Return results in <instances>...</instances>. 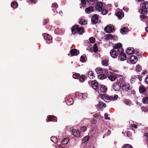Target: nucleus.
Listing matches in <instances>:
<instances>
[{"instance_id":"29","label":"nucleus","mask_w":148,"mask_h":148,"mask_svg":"<svg viewBox=\"0 0 148 148\" xmlns=\"http://www.w3.org/2000/svg\"><path fill=\"white\" fill-rule=\"evenodd\" d=\"M107 90V88L106 86L102 85L100 88V90L101 92H105Z\"/></svg>"},{"instance_id":"35","label":"nucleus","mask_w":148,"mask_h":148,"mask_svg":"<svg viewBox=\"0 0 148 148\" xmlns=\"http://www.w3.org/2000/svg\"><path fill=\"white\" fill-rule=\"evenodd\" d=\"M98 78L101 80H103L106 78V76L103 74H100L98 76Z\"/></svg>"},{"instance_id":"33","label":"nucleus","mask_w":148,"mask_h":148,"mask_svg":"<svg viewBox=\"0 0 148 148\" xmlns=\"http://www.w3.org/2000/svg\"><path fill=\"white\" fill-rule=\"evenodd\" d=\"M79 23L82 25H85L87 24V22L85 19H81L79 21Z\"/></svg>"},{"instance_id":"20","label":"nucleus","mask_w":148,"mask_h":148,"mask_svg":"<svg viewBox=\"0 0 148 148\" xmlns=\"http://www.w3.org/2000/svg\"><path fill=\"white\" fill-rule=\"evenodd\" d=\"M43 36L45 40H51L52 39L51 36L48 34L45 33L44 34Z\"/></svg>"},{"instance_id":"36","label":"nucleus","mask_w":148,"mask_h":148,"mask_svg":"<svg viewBox=\"0 0 148 148\" xmlns=\"http://www.w3.org/2000/svg\"><path fill=\"white\" fill-rule=\"evenodd\" d=\"M51 140L52 141L55 143L58 142L57 138L55 136H52L51 137Z\"/></svg>"},{"instance_id":"8","label":"nucleus","mask_w":148,"mask_h":148,"mask_svg":"<svg viewBox=\"0 0 148 148\" xmlns=\"http://www.w3.org/2000/svg\"><path fill=\"white\" fill-rule=\"evenodd\" d=\"M71 56H76L79 53V51L76 49H73L70 51Z\"/></svg>"},{"instance_id":"46","label":"nucleus","mask_w":148,"mask_h":148,"mask_svg":"<svg viewBox=\"0 0 148 148\" xmlns=\"http://www.w3.org/2000/svg\"><path fill=\"white\" fill-rule=\"evenodd\" d=\"M124 103L126 105L129 106H130L131 104L130 101L126 99L124 101Z\"/></svg>"},{"instance_id":"41","label":"nucleus","mask_w":148,"mask_h":148,"mask_svg":"<svg viewBox=\"0 0 148 148\" xmlns=\"http://www.w3.org/2000/svg\"><path fill=\"white\" fill-rule=\"evenodd\" d=\"M142 69V68L140 66L138 65L136 67V72H139Z\"/></svg>"},{"instance_id":"17","label":"nucleus","mask_w":148,"mask_h":148,"mask_svg":"<svg viewBox=\"0 0 148 148\" xmlns=\"http://www.w3.org/2000/svg\"><path fill=\"white\" fill-rule=\"evenodd\" d=\"M128 31V29L125 27H122L120 30L121 33L123 35L127 34Z\"/></svg>"},{"instance_id":"42","label":"nucleus","mask_w":148,"mask_h":148,"mask_svg":"<svg viewBox=\"0 0 148 148\" xmlns=\"http://www.w3.org/2000/svg\"><path fill=\"white\" fill-rule=\"evenodd\" d=\"M54 32L56 34H60L62 32L58 28L56 29Z\"/></svg>"},{"instance_id":"1","label":"nucleus","mask_w":148,"mask_h":148,"mask_svg":"<svg viewBox=\"0 0 148 148\" xmlns=\"http://www.w3.org/2000/svg\"><path fill=\"white\" fill-rule=\"evenodd\" d=\"M148 9V3L147 2L144 3L142 4L141 9L139 10V12L140 13L146 14L147 13V9Z\"/></svg>"},{"instance_id":"54","label":"nucleus","mask_w":148,"mask_h":148,"mask_svg":"<svg viewBox=\"0 0 148 148\" xmlns=\"http://www.w3.org/2000/svg\"><path fill=\"white\" fill-rule=\"evenodd\" d=\"M105 119H106L110 120V118L108 116V114L107 113H105L104 114Z\"/></svg>"},{"instance_id":"2","label":"nucleus","mask_w":148,"mask_h":148,"mask_svg":"<svg viewBox=\"0 0 148 148\" xmlns=\"http://www.w3.org/2000/svg\"><path fill=\"white\" fill-rule=\"evenodd\" d=\"M119 53L118 50H116L113 49L110 51V54L112 58H115L117 57Z\"/></svg>"},{"instance_id":"4","label":"nucleus","mask_w":148,"mask_h":148,"mask_svg":"<svg viewBox=\"0 0 148 148\" xmlns=\"http://www.w3.org/2000/svg\"><path fill=\"white\" fill-rule=\"evenodd\" d=\"M121 87V89L124 92H127L130 90V86L128 84H124Z\"/></svg>"},{"instance_id":"56","label":"nucleus","mask_w":148,"mask_h":148,"mask_svg":"<svg viewBox=\"0 0 148 148\" xmlns=\"http://www.w3.org/2000/svg\"><path fill=\"white\" fill-rule=\"evenodd\" d=\"M37 1L36 0H27V2H30L32 3H33L34 4L36 3V2Z\"/></svg>"},{"instance_id":"40","label":"nucleus","mask_w":148,"mask_h":148,"mask_svg":"<svg viewBox=\"0 0 148 148\" xmlns=\"http://www.w3.org/2000/svg\"><path fill=\"white\" fill-rule=\"evenodd\" d=\"M95 71L97 73H101L102 72V69L101 68L98 67L95 69Z\"/></svg>"},{"instance_id":"50","label":"nucleus","mask_w":148,"mask_h":148,"mask_svg":"<svg viewBox=\"0 0 148 148\" xmlns=\"http://www.w3.org/2000/svg\"><path fill=\"white\" fill-rule=\"evenodd\" d=\"M79 80L81 82H82L84 81L85 76L84 75H82L80 76V77H79Z\"/></svg>"},{"instance_id":"48","label":"nucleus","mask_w":148,"mask_h":148,"mask_svg":"<svg viewBox=\"0 0 148 148\" xmlns=\"http://www.w3.org/2000/svg\"><path fill=\"white\" fill-rule=\"evenodd\" d=\"M89 40L90 42L92 43H94L95 41V39L93 37H90Z\"/></svg>"},{"instance_id":"53","label":"nucleus","mask_w":148,"mask_h":148,"mask_svg":"<svg viewBox=\"0 0 148 148\" xmlns=\"http://www.w3.org/2000/svg\"><path fill=\"white\" fill-rule=\"evenodd\" d=\"M87 97V94L84 93L82 94V98L84 100L86 99Z\"/></svg>"},{"instance_id":"58","label":"nucleus","mask_w":148,"mask_h":148,"mask_svg":"<svg viewBox=\"0 0 148 148\" xmlns=\"http://www.w3.org/2000/svg\"><path fill=\"white\" fill-rule=\"evenodd\" d=\"M127 136L129 137H130L131 136V133L130 132H128L127 133Z\"/></svg>"},{"instance_id":"45","label":"nucleus","mask_w":148,"mask_h":148,"mask_svg":"<svg viewBox=\"0 0 148 148\" xmlns=\"http://www.w3.org/2000/svg\"><path fill=\"white\" fill-rule=\"evenodd\" d=\"M80 77V74L79 73H75L73 75V77L74 79H78Z\"/></svg>"},{"instance_id":"18","label":"nucleus","mask_w":148,"mask_h":148,"mask_svg":"<svg viewBox=\"0 0 148 148\" xmlns=\"http://www.w3.org/2000/svg\"><path fill=\"white\" fill-rule=\"evenodd\" d=\"M94 11V8L92 6L86 8L85 12L86 13H90Z\"/></svg>"},{"instance_id":"14","label":"nucleus","mask_w":148,"mask_h":148,"mask_svg":"<svg viewBox=\"0 0 148 148\" xmlns=\"http://www.w3.org/2000/svg\"><path fill=\"white\" fill-rule=\"evenodd\" d=\"M91 21L93 24L96 23L98 21V16L97 15H94L91 18Z\"/></svg>"},{"instance_id":"11","label":"nucleus","mask_w":148,"mask_h":148,"mask_svg":"<svg viewBox=\"0 0 148 148\" xmlns=\"http://www.w3.org/2000/svg\"><path fill=\"white\" fill-rule=\"evenodd\" d=\"M91 85L92 87L94 90L97 89L98 87V84L96 80H93L91 82Z\"/></svg>"},{"instance_id":"3","label":"nucleus","mask_w":148,"mask_h":148,"mask_svg":"<svg viewBox=\"0 0 148 148\" xmlns=\"http://www.w3.org/2000/svg\"><path fill=\"white\" fill-rule=\"evenodd\" d=\"M119 55L118 57V60L120 61H124L126 59V56L125 53L123 52V50L121 52H119Z\"/></svg>"},{"instance_id":"49","label":"nucleus","mask_w":148,"mask_h":148,"mask_svg":"<svg viewBox=\"0 0 148 148\" xmlns=\"http://www.w3.org/2000/svg\"><path fill=\"white\" fill-rule=\"evenodd\" d=\"M80 129L82 132H85L86 131L87 128L86 127L83 126L81 127Z\"/></svg>"},{"instance_id":"27","label":"nucleus","mask_w":148,"mask_h":148,"mask_svg":"<svg viewBox=\"0 0 148 148\" xmlns=\"http://www.w3.org/2000/svg\"><path fill=\"white\" fill-rule=\"evenodd\" d=\"M110 101H115L118 98V96L117 95H115L112 96H110Z\"/></svg>"},{"instance_id":"19","label":"nucleus","mask_w":148,"mask_h":148,"mask_svg":"<svg viewBox=\"0 0 148 148\" xmlns=\"http://www.w3.org/2000/svg\"><path fill=\"white\" fill-rule=\"evenodd\" d=\"M72 134L75 137H79L80 136V132L77 130H73L72 131Z\"/></svg>"},{"instance_id":"44","label":"nucleus","mask_w":148,"mask_h":148,"mask_svg":"<svg viewBox=\"0 0 148 148\" xmlns=\"http://www.w3.org/2000/svg\"><path fill=\"white\" fill-rule=\"evenodd\" d=\"M108 60H105L102 61L101 63L102 65L106 66L108 65Z\"/></svg>"},{"instance_id":"26","label":"nucleus","mask_w":148,"mask_h":148,"mask_svg":"<svg viewBox=\"0 0 148 148\" xmlns=\"http://www.w3.org/2000/svg\"><path fill=\"white\" fill-rule=\"evenodd\" d=\"M48 121H52L54 122L57 121L56 117L52 116H49L48 117Z\"/></svg>"},{"instance_id":"28","label":"nucleus","mask_w":148,"mask_h":148,"mask_svg":"<svg viewBox=\"0 0 148 148\" xmlns=\"http://www.w3.org/2000/svg\"><path fill=\"white\" fill-rule=\"evenodd\" d=\"M87 60V58L85 55H82L81 56L80 60L82 62H85Z\"/></svg>"},{"instance_id":"64","label":"nucleus","mask_w":148,"mask_h":148,"mask_svg":"<svg viewBox=\"0 0 148 148\" xmlns=\"http://www.w3.org/2000/svg\"><path fill=\"white\" fill-rule=\"evenodd\" d=\"M57 148H64L60 145L57 146Z\"/></svg>"},{"instance_id":"21","label":"nucleus","mask_w":148,"mask_h":148,"mask_svg":"<svg viewBox=\"0 0 148 148\" xmlns=\"http://www.w3.org/2000/svg\"><path fill=\"white\" fill-rule=\"evenodd\" d=\"M139 89L140 93L143 94H144V92H145L146 90V89L145 88V87L142 85H141L139 86Z\"/></svg>"},{"instance_id":"31","label":"nucleus","mask_w":148,"mask_h":148,"mask_svg":"<svg viewBox=\"0 0 148 148\" xmlns=\"http://www.w3.org/2000/svg\"><path fill=\"white\" fill-rule=\"evenodd\" d=\"M69 142V139L68 138H66L64 139L62 141V144L65 145L67 144Z\"/></svg>"},{"instance_id":"51","label":"nucleus","mask_w":148,"mask_h":148,"mask_svg":"<svg viewBox=\"0 0 148 148\" xmlns=\"http://www.w3.org/2000/svg\"><path fill=\"white\" fill-rule=\"evenodd\" d=\"M109 69L110 71H113V72H116V73H118L119 72V71L118 70H117L114 69L112 67H111V66H109Z\"/></svg>"},{"instance_id":"30","label":"nucleus","mask_w":148,"mask_h":148,"mask_svg":"<svg viewBox=\"0 0 148 148\" xmlns=\"http://www.w3.org/2000/svg\"><path fill=\"white\" fill-rule=\"evenodd\" d=\"M84 32V30L83 27H78L77 33L79 34H82Z\"/></svg>"},{"instance_id":"47","label":"nucleus","mask_w":148,"mask_h":148,"mask_svg":"<svg viewBox=\"0 0 148 148\" xmlns=\"http://www.w3.org/2000/svg\"><path fill=\"white\" fill-rule=\"evenodd\" d=\"M93 49L94 51L95 52H97L98 51V48L97 45L95 44H94L93 47Z\"/></svg>"},{"instance_id":"39","label":"nucleus","mask_w":148,"mask_h":148,"mask_svg":"<svg viewBox=\"0 0 148 148\" xmlns=\"http://www.w3.org/2000/svg\"><path fill=\"white\" fill-rule=\"evenodd\" d=\"M89 138V136H87L84 138L82 140V142L83 143H85L88 141Z\"/></svg>"},{"instance_id":"12","label":"nucleus","mask_w":148,"mask_h":148,"mask_svg":"<svg viewBox=\"0 0 148 148\" xmlns=\"http://www.w3.org/2000/svg\"><path fill=\"white\" fill-rule=\"evenodd\" d=\"M96 8L97 10L101 11L103 9V3L102 2H99L97 3Z\"/></svg>"},{"instance_id":"15","label":"nucleus","mask_w":148,"mask_h":148,"mask_svg":"<svg viewBox=\"0 0 148 148\" xmlns=\"http://www.w3.org/2000/svg\"><path fill=\"white\" fill-rule=\"evenodd\" d=\"M131 62L132 64H135L137 61V58L135 56H131L130 59Z\"/></svg>"},{"instance_id":"63","label":"nucleus","mask_w":148,"mask_h":148,"mask_svg":"<svg viewBox=\"0 0 148 148\" xmlns=\"http://www.w3.org/2000/svg\"><path fill=\"white\" fill-rule=\"evenodd\" d=\"M123 9L126 11H127L128 10V8L126 7H124L123 8Z\"/></svg>"},{"instance_id":"60","label":"nucleus","mask_w":148,"mask_h":148,"mask_svg":"<svg viewBox=\"0 0 148 148\" xmlns=\"http://www.w3.org/2000/svg\"><path fill=\"white\" fill-rule=\"evenodd\" d=\"M140 17L141 18H144L146 17V16L145 15H142L140 16Z\"/></svg>"},{"instance_id":"24","label":"nucleus","mask_w":148,"mask_h":148,"mask_svg":"<svg viewBox=\"0 0 148 148\" xmlns=\"http://www.w3.org/2000/svg\"><path fill=\"white\" fill-rule=\"evenodd\" d=\"M116 74H112L110 75L108 77V79L111 81L115 80L116 78Z\"/></svg>"},{"instance_id":"22","label":"nucleus","mask_w":148,"mask_h":148,"mask_svg":"<svg viewBox=\"0 0 148 148\" xmlns=\"http://www.w3.org/2000/svg\"><path fill=\"white\" fill-rule=\"evenodd\" d=\"M66 102L68 105H72L73 103V101L72 98H67L66 100Z\"/></svg>"},{"instance_id":"10","label":"nucleus","mask_w":148,"mask_h":148,"mask_svg":"<svg viewBox=\"0 0 148 148\" xmlns=\"http://www.w3.org/2000/svg\"><path fill=\"white\" fill-rule=\"evenodd\" d=\"M117 39V37L115 36H113L111 34H108L106 36L105 39L107 40H116Z\"/></svg>"},{"instance_id":"37","label":"nucleus","mask_w":148,"mask_h":148,"mask_svg":"<svg viewBox=\"0 0 148 148\" xmlns=\"http://www.w3.org/2000/svg\"><path fill=\"white\" fill-rule=\"evenodd\" d=\"M137 78V77L135 75L132 76L130 79V81L132 83H133L135 81L136 79Z\"/></svg>"},{"instance_id":"16","label":"nucleus","mask_w":148,"mask_h":148,"mask_svg":"<svg viewBox=\"0 0 148 148\" xmlns=\"http://www.w3.org/2000/svg\"><path fill=\"white\" fill-rule=\"evenodd\" d=\"M79 26L78 25H76L73 27L71 29V31L73 34L77 33Z\"/></svg>"},{"instance_id":"38","label":"nucleus","mask_w":148,"mask_h":148,"mask_svg":"<svg viewBox=\"0 0 148 148\" xmlns=\"http://www.w3.org/2000/svg\"><path fill=\"white\" fill-rule=\"evenodd\" d=\"M94 74L93 72L92 71L89 72L88 75L89 78L90 79H92L94 76Z\"/></svg>"},{"instance_id":"23","label":"nucleus","mask_w":148,"mask_h":148,"mask_svg":"<svg viewBox=\"0 0 148 148\" xmlns=\"http://www.w3.org/2000/svg\"><path fill=\"white\" fill-rule=\"evenodd\" d=\"M127 53L129 54H133L134 52V49L133 48H128L126 50Z\"/></svg>"},{"instance_id":"62","label":"nucleus","mask_w":148,"mask_h":148,"mask_svg":"<svg viewBox=\"0 0 148 148\" xmlns=\"http://www.w3.org/2000/svg\"><path fill=\"white\" fill-rule=\"evenodd\" d=\"M98 115H99L98 113H97L94 114L93 115V116L95 117H98Z\"/></svg>"},{"instance_id":"59","label":"nucleus","mask_w":148,"mask_h":148,"mask_svg":"<svg viewBox=\"0 0 148 148\" xmlns=\"http://www.w3.org/2000/svg\"><path fill=\"white\" fill-rule=\"evenodd\" d=\"M81 1L82 3L84 5L86 3V1L84 0H81Z\"/></svg>"},{"instance_id":"9","label":"nucleus","mask_w":148,"mask_h":148,"mask_svg":"<svg viewBox=\"0 0 148 148\" xmlns=\"http://www.w3.org/2000/svg\"><path fill=\"white\" fill-rule=\"evenodd\" d=\"M121 44L119 43L115 44L113 49L116 50H118L119 52H121L123 50V49L121 47Z\"/></svg>"},{"instance_id":"6","label":"nucleus","mask_w":148,"mask_h":148,"mask_svg":"<svg viewBox=\"0 0 148 148\" xmlns=\"http://www.w3.org/2000/svg\"><path fill=\"white\" fill-rule=\"evenodd\" d=\"M97 108L99 110H102V109L106 107L105 103L102 102H99L96 106Z\"/></svg>"},{"instance_id":"7","label":"nucleus","mask_w":148,"mask_h":148,"mask_svg":"<svg viewBox=\"0 0 148 148\" xmlns=\"http://www.w3.org/2000/svg\"><path fill=\"white\" fill-rule=\"evenodd\" d=\"M114 30V27L112 26L108 25L104 28L105 31L108 33H111Z\"/></svg>"},{"instance_id":"52","label":"nucleus","mask_w":148,"mask_h":148,"mask_svg":"<svg viewBox=\"0 0 148 148\" xmlns=\"http://www.w3.org/2000/svg\"><path fill=\"white\" fill-rule=\"evenodd\" d=\"M107 12L108 11L106 10L103 9L101 13L102 15H105L106 14Z\"/></svg>"},{"instance_id":"5","label":"nucleus","mask_w":148,"mask_h":148,"mask_svg":"<svg viewBox=\"0 0 148 148\" xmlns=\"http://www.w3.org/2000/svg\"><path fill=\"white\" fill-rule=\"evenodd\" d=\"M121 86V83L119 82H116L112 86L113 90L115 91L119 90Z\"/></svg>"},{"instance_id":"55","label":"nucleus","mask_w":148,"mask_h":148,"mask_svg":"<svg viewBox=\"0 0 148 148\" xmlns=\"http://www.w3.org/2000/svg\"><path fill=\"white\" fill-rule=\"evenodd\" d=\"M58 5L56 3H54L52 4L51 7L54 8H56L58 7Z\"/></svg>"},{"instance_id":"13","label":"nucleus","mask_w":148,"mask_h":148,"mask_svg":"<svg viewBox=\"0 0 148 148\" xmlns=\"http://www.w3.org/2000/svg\"><path fill=\"white\" fill-rule=\"evenodd\" d=\"M101 98L106 102H109L110 99V96L105 94L102 95Z\"/></svg>"},{"instance_id":"43","label":"nucleus","mask_w":148,"mask_h":148,"mask_svg":"<svg viewBox=\"0 0 148 148\" xmlns=\"http://www.w3.org/2000/svg\"><path fill=\"white\" fill-rule=\"evenodd\" d=\"M122 148H133L130 145L126 144L123 145Z\"/></svg>"},{"instance_id":"32","label":"nucleus","mask_w":148,"mask_h":148,"mask_svg":"<svg viewBox=\"0 0 148 148\" xmlns=\"http://www.w3.org/2000/svg\"><path fill=\"white\" fill-rule=\"evenodd\" d=\"M18 6V3L16 2H13L11 3V7L14 8H16Z\"/></svg>"},{"instance_id":"57","label":"nucleus","mask_w":148,"mask_h":148,"mask_svg":"<svg viewBox=\"0 0 148 148\" xmlns=\"http://www.w3.org/2000/svg\"><path fill=\"white\" fill-rule=\"evenodd\" d=\"M91 123L92 124H95L96 123L97 121L95 119H93L91 121Z\"/></svg>"},{"instance_id":"61","label":"nucleus","mask_w":148,"mask_h":148,"mask_svg":"<svg viewBox=\"0 0 148 148\" xmlns=\"http://www.w3.org/2000/svg\"><path fill=\"white\" fill-rule=\"evenodd\" d=\"M145 81L146 83L148 84V76L145 79Z\"/></svg>"},{"instance_id":"34","label":"nucleus","mask_w":148,"mask_h":148,"mask_svg":"<svg viewBox=\"0 0 148 148\" xmlns=\"http://www.w3.org/2000/svg\"><path fill=\"white\" fill-rule=\"evenodd\" d=\"M142 101L143 103L147 104L148 103V97H143L142 99Z\"/></svg>"},{"instance_id":"25","label":"nucleus","mask_w":148,"mask_h":148,"mask_svg":"<svg viewBox=\"0 0 148 148\" xmlns=\"http://www.w3.org/2000/svg\"><path fill=\"white\" fill-rule=\"evenodd\" d=\"M116 16L119 18H121L124 16V14L123 12L116 11Z\"/></svg>"}]
</instances>
